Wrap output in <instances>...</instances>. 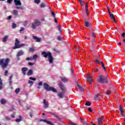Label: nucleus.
<instances>
[{
	"label": "nucleus",
	"mask_w": 125,
	"mask_h": 125,
	"mask_svg": "<svg viewBox=\"0 0 125 125\" xmlns=\"http://www.w3.org/2000/svg\"><path fill=\"white\" fill-rule=\"evenodd\" d=\"M97 81L100 83H108V79L104 77L103 75L100 76L98 78Z\"/></svg>",
	"instance_id": "20e7f679"
},
{
	"label": "nucleus",
	"mask_w": 125,
	"mask_h": 125,
	"mask_svg": "<svg viewBox=\"0 0 125 125\" xmlns=\"http://www.w3.org/2000/svg\"><path fill=\"white\" fill-rule=\"evenodd\" d=\"M57 40L58 41H62V38L60 36H58L57 37Z\"/></svg>",
	"instance_id": "3c124183"
},
{
	"label": "nucleus",
	"mask_w": 125,
	"mask_h": 125,
	"mask_svg": "<svg viewBox=\"0 0 125 125\" xmlns=\"http://www.w3.org/2000/svg\"><path fill=\"white\" fill-rule=\"evenodd\" d=\"M26 60L27 61H30V60H33V57H30L26 58Z\"/></svg>",
	"instance_id": "ea45409f"
},
{
	"label": "nucleus",
	"mask_w": 125,
	"mask_h": 125,
	"mask_svg": "<svg viewBox=\"0 0 125 125\" xmlns=\"http://www.w3.org/2000/svg\"><path fill=\"white\" fill-rule=\"evenodd\" d=\"M61 79L62 80V82L63 83H67L69 82V79H68V78L66 77H61Z\"/></svg>",
	"instance_id": "2eb2a0df"
},
{
	"label": "nucleus",
	"mask_w": 125,
	"mask_h": 125,
	"mask_svg": "<svg viewBox=\"0 0 125 125\" xmlns=\"http://www.w3.org/2000/svg\"><path fill=\"white\" fill-rule=\"evenodd\" d=\"M29 80H31V81H36L37 79L33 77H30Z\"/></svg>",
	"instance_id": "de8ad7c7"
},
{
	"label": "nucleus",
	"mask_w": 125,
	"mask_h": 125,
	"mask_svg": "<svg viewBox=\"0 0 125 125\" xmlns=\"http://www.w3.org/2000/svg\"><path fill=\"white\" fill-rule=\"evenodd\" d=\"M122 38H123V39H125V32L122 33Z\"/></svg>",
	"instance_id": "bf43d9fd"
},
{
	"label": "nucleus",
	"mask_w": 125,
	"mask_h": 125,
	"mask_svg": "<svg viewBox=\"0 0 125 125\" xmlns=\"http://www.w3.org/2000/svg\"><path fill=\"white\" fill-rule=\"evenodd\" d=\"M42 55H43V57L45 58H47L48 57V60L50 64H52V63H53V60H54V59L53 58V57H52V54L50 52H42Z\"/></svg>",
	"instance_id": "7ed1b4c3"
},
{
	"label": "nucleus",
	"mask_w": 125,
	"mask_h": 125,
	"mask_svg": "<svg viewBox=\"0 0 125 125\" xmlns=\"http://www.w3.org/2000/svg\"><path fill=\"white\" fill-rule=\"evenodd\" d=\"M33 69H29L28 70V72L27 73V75L31 76V75H33Z\"/></svg>",
	"instance_id": "5701e85b"
},
{
	"label": "nucleus",
	"mask_w": 125,
	"mask_h": 125,
	"mask_svg": "<svg viewBox=\"0 0 125 125\" xmlns=\"http://www.w3.org/2000/svg\"><path fill=\"white\" fill-rule=\"evenodd\" d=\"M37 49H36V47H32L29 48V52L33 53L34 52V51H36Z\"/></svg>",
	"instance_id": "f3484780"
},
{
	"label": "nucleus",
	"mask_w": 125,
	"mask_h": 125,
	"mask_svg": "<svg viewBox=\"0 0 125 125\" xmlns=\"http://www.w3.org/2000/svg\"><path fill=\"white\" fill-rule=\"evenodd\" d=\"M24 30H25V28L24 27H21V29L20 30V33H21V32L24 31Z\"/></svg>",
	"instance_id": "603ef678"
},
{
	"label": "nucleus",
	"mask_w": 125,
	"mask_h": 125,
	"mask_svg": "<svg viewBox=\"0 0 125 125\" xmlns=\"http://www.w3.org/2000/svg\"><path fill=\"white\" fill-rule=\"evenodd\" d=\"M11 118H13V119H14V118H15V115H14V114H12L11 115Z\"/></svg>",
	"instance_id": "338daca9"
},
{
	"label": "nucleus",
	"mask_w": 125,
	"mask_h": 125,
	"mask_svg": "<svg viewBox=\"0 0 125 125\" xmlns=\"http://www.w3.org/2000/svg\"><path fill=\"white\" fill-rule=\"evenodd\" d=\"M43 85H44V89L47 90V91H49V90L50 89V87H49V85H48V84L46 83H44Z\"/></svg>",
	"instance_id": "1a4fd4ad"
},
{
	"label": "nucleus",
	"mask_w": 125,
	"mask_h": 125,
	"mask_svg": "<svg viewBox=\"0 0 125 125\" xmlns=\"http://www.w3.org/2000/svg\"><path fill=\"white\" fill-rule=\"evenodd\" d=\"M111 93H112V91L110 90H107L105 92V94H107V95H110V94H111Z\"/></svg>",
	"instance_id": "7c9ffc66"
},
{
	"label": "nucleus",
	"mask_w": 125,
	"mask_h": 125,
	"mask_svg": "<svg viewBox=\"0 0 125 125\" xmlns=\"http://www.w3.org/2000/svg\"><path fill=\"white\" fill-rule=\"evenodd\" d=\"M0 103L2 105H5L6 103H7V101L5 99H1L0 100Z\"/></svg>",
	"instance_id": "4468645a"
},
{
	"label": "nucleus",
	"mask_w": 125,
	"mask_h": 125,
	"mask_svg": "<svg viewBox=\"0 0 125 125\" xmlns=\"http://www.w3.org/2000/svg\"><path fill=\"white\" fill-rule=\"evenodd\" d=\"M88 110L89 112H92V110L91 109V107H89V108H88Z\"/></svg>",
	"instance_id": "0e129e2a"
},
{
	"label": "nucleus",
	"mask_w": 125,
	"mask_h": 125,
	"mask_svg": "<svg viewBox=\"0 0 125 125\" xmlns=\"http://www.w3.org/2000/svg\"><path fill=\"white\" fill-rule=\"evenodd\" d=\"M20 43V41L18 40V39L16 38L15 39V47L14 48V49H16L17 48H21L22 46H24L25 45V44H21Z\"/></svg>",
	"instance_id": "39448f33"
},
{
	"label": "nucleus",
	"mask_w": 125,
	"mask_h": 125,
	"mask_svg": "<svg viewBox=\"0 0 125 125\" xmlns=\"http://www.w3.org/2000/svg\"><path fill=\"white\" fill-rule=\"evenodd\" d=\"M7 74H8V71L6 70V71H5V72H4V76H5L6 77H7V76H8Z\"/></svg>",
	"instance_id": "49530a36"
},
{
	"label": "nucleus",
	"mask_w": 125,
	"mask_h": 125,
	"mask_svg": "<svg viewBox=\"0 0 125 125\" xmlns=\"http://www.w3.org/2000/svg\"><path fill=\"white\" fill-rule=\"evenodd\" d=\"M40 7H45V4L44 3H42L40 5Z\"/></svg>",
	"instance_id": "09e8293b"
},
{
	"label": "nucleus",
	"mask_w": 125,
	"mask_h": 125,
	"mask_svg": "<svg viewBox=\"0 0 125 125\" xmlns=\"http://www.w3.org/2000/svg\"><path fill=\"white\" fill-rule=\"evenodd\" d=\"M14 110H15L14 106L12 105L11 108L9 109L8 111L9 112H13Z\"/></svg>",
	"instance_id": "72a5a7b5"
},
{
	"label": "nucleus",
	"mask_w": 125,
	"mask_h": 125,
	"mask_svg": "<svg viewBox=\"0 0 125 125\" xmlns=\"http://www.w3.org/2000/svg\"><path fill=\"white\" fill-rule=\"evenodd\" d=\"M101 63L102 64V67L103 68L104 71H106V67H105V64L103 63V62H101Z\"/></svg>",
	"instance_id": "c85d7f7f"
},
{
	"label": "nucleus",
	"mask_w": 125,
	"mask_h": 125,
	"mask_svg": "<svg viewBox=\"0 0 125 125\" xmlns=\"http://www.w3.org/2000/svg\"><path fill=\"white\" fill-rule=\"evenodd\" d=\"M17 27V24H16L15 23L13 22L12 23V29H15Z\"/></svg>",
	"instance_id": "473e14b6"
},
{
	"label": "nucleus",
	"mask_w": 125,
	"mask_h": 125,
	"mask_svg": "<svg viewBox=\"0 0 125 125\" xmlns=\"http://www.w3.org/2000/svg\"><path fill=\"white\" fill-rule=\"evenodd\" d=\"M27 70H28V68L27 67H22L21 68V72L23 76H25L26 75V72H27Z\"/></svg>",
	"instance_id": "ddd939ff"
},
{
	"label": "nucleus",
	"mask_w": 125,
	"mask_h": 125,
	"mask_svg": "<svg viewBox=\"0 0 125 125\" xmlns=\"http://www.w3.org/2000/svg\"><path fill=\"white\" fill-rule=\"evenodd\" d=\"M58 28L59 31H60V32H62V29H61L60 25H58Z\"/></svg>",
	"instance_id": "864d4df0"
},
{
	"label": "nucleus",
	"mask_w": 125,
	"mask_h": 125,
	"mask_svg": "<svg viewBox=\"0 0 125 125\" xmlns=\"http://www.w3.org/2000/svg\"><path fill=\"white\" fill-rule=\"evenodd\" d=\"M41 25V21L36 20L34 22L32 23L31 28L33 29H36L37 27H39V26Z\"/></svg>",
	"instance_id": "423d86ee"
},
{
	"label": "nucleus",
	"mask_w": 125,
	"mask_h": 125,
	"mask_svg": "<svg viewBox=\"0 0 125 125\" xmlns=\"http://www.w3.org/2000/svg\"><path fill=\"white\" fill-rule=\"evenodd\" d=\"M43 107L45 109L48 108V102L46 101V100L44 99L43 102Z\"/></svg>",
	"instance_id": "6e6552de"
},
{
	"label": "nucleus",
	"mask_w": 125,
	"mask_h": 125,
	"mask_svg": "<svg viewBox=\"0 0 125 125\" xmlns=\"http://www.w3.org/2000/svg\"><path fill=\"white\" fill-rule=\"evenodd\" d=\"M33 39L36 40V42H41L42 41V38H39L37 36H33Z\"/></svg>",
	"instance_id": "9d476101"
},
{
	"label": "nucleus",
	"mask_w": 125,
	"mask_h": 125,
	"mask_svg": "<svg viewBox=\"0 0 125 125\" xmlns=\"http://www.w3.org/2000/svg\"><path fill=\"white\" fill-rule=\"evenodd\" d=\"M77 86L78 87L80 91H82V92H83L84 91V89H83V88L82 87L80 84H78Z\"/></svg>",
	"instance_id": "4be33fe9"
},
{
	"label": "nucleus",
	"mask_w": 125,
	"mask_h": 125,
	"mask_svg": "<svg viewBox=\"0 0 125 125\" xmlns=\"http://www.w3.org/2000/svg\"><path fill=\"white\" fill-rule=\"evenodd\" d=\"M46 124H47V125H54V124L53 123H52V122H50V121H48L47 120Z\"/></svg>",
	"instance_id": "c9c22d12"
},
{
	"label": "nucleus",
	"mask_w": 125,
	"mask_h": 125,
	"mask_svg": "<svg viewBox=\"0 0 125 125\" xmlns=\"http://www.w3.org/2000/svg\"><path fill=\"white\" fill-rule=\"evenodd\" d=\"M28 64L29 65V66H33L34 65V63H33V62H29Z\"/></svg>",
	"instance_id": "69168bd1"
},
{
	"label": "nucleus",
	"mask_w": 125,
	"mask_h": 125,
	"mask_svg": "<svg viewBox=\"0 0 125 125\" xmlns=\"http://www.w3.org/2000/svg\"><path fill=\"white\" fill-rule=\"evenodd\" d=\"M14 2L15 5H19L20 6L22 5V3H21V1H20V0H14Z\"/></svg>",
	"instance_id": "f8f14e48"
},
{
	"label": "nucleus",
	"mask_w": 125,
	"mask_h": 125,
	"mask_svg": "<svg viewBox=\"0 0 125 125\" xmlns=\"http://www.w3.org/2000/svg\"><path fill=\"white\" fill-rule=\"evenodd\" d=\"M50 114H51V115H53V116H54V117H55V118H57V119H59V116H58V115L55 114V113L50 112Z\"/></svg>",
	"instance_id": "2f4dec72"
},
{
	"label": "nucleus",
	"mask_w": 125,
	"mask_h": 125,
	"mask_svg": "<svg viewBox=\"0 0 125 125\" xmlns=\"http://www.w3.org/2000/svg\"><path fill=\"white\" fill-rule=\"evenodd\" d=\"M38 85L39 86H42V82H40L38 83Z\"/></svg>",
	"instance_id": "5fc2aeb1"
},
{
	"label": "nucleus",
	"mask_w": 125,
	"mask_h": 125,
	"mask_svg": "<svg viewBox=\"0 0 125 125\" xmlns=\"http://www.w3.org/2000/svg\"><path fill=\"white\" fill-rule=\"evenodd\" d=\"M80 120L82 123V124H83V125H87V123H86V121H84L83 120V119H82L81 117H80Z\"/></svg>",
	"instance_id": "cd10ccee"
},
{
	"label": "nucleus",
	"mask_w": 125,
	"mask_h": 125,
	"mask_svg": "<svg viewBox=\"0 0 125 125\" xmlns=\"http://www.w3.org/2000/svg\"><path fill=\"white\" fill-rule=\"evenodd\" d=\"M92 36L93 37L94 39H95V33H94V32H92Z\"/></svg>",
	"instance_id": "13d9d810"
},
{
	"label": "nucleus",
	"mask_w": 125,
	"mask_h": 125,
	"mask_svg": "<svg viewBox=\"0 0 125 125\" xmlns=\"http://www.w3.org/2000/svg\"><path fill=\"white\" fill-rule=\"evenodd\" d=\"M19 118V119H17L15 120V122H16L17 123H20V122L22 121V117L21 116H20Z\"/></svg>",
	"instance_id": "a878e982"
},
{
	"label": "nucleus",
	"mask_w": 125,
	"mask_h": 125,
	"mask_svg": "<svg viewBox=\"0 0 125 125\" xmlns=\"http://www.w3.org/2000/svg\"><path fill=\"white\" fill-rule=\"evenodd\" d=\"M87 82L89 83L90 84L92 83V76H90V75H88L87 76Z\"/></svg>",
	"instance_id": "0eeeda50"
},
{
	"label": "nucleus",
	"mask_w": 125,
	"mask_h": 125,
	"mask_svg": "<svg viewBox=\"0 0 125 125\" xmlns=\"http://www.w3.org/2000/svg\"><path fill=\"white\" fill-rule=\"evenodd\" d=\"M10 62V59H0V66H1L2 69L4 70L5 68L8 67V64Z\"/></svg>",
	"instance_id": "f03ea898"
},
{
	"label": "nucleus",
	"mask_w": 125,
	"mask_h": 125,
	"mask_svg": "<svg viewBox=\"0 0 125 125\" xmlns=\"http://www.w3.org/2000/svg\"><path fill=\"white\" fill-rule=\"evenodd\" d=\"M15 92H16L17 94H18V93L20 92V88H16V90H15Z\"/></svg>",
	"instance_id": "f704fd0d"
},
{
	"label": "nucleus",
	"mask_w": 125,
	"mask_h": 125,
	"mask_svg": "<svg viewBox=\"0 0 125 125\" xmlns=\"http://www.w3.org/2000/svg\"><path fill=\"white\" fill-rule=\"evenodd\" d=\"M94 60H95V62H96V63H98V64H101L102 61H100V60L96 59H95Z\"/></svg>",
	"instance_id": "e433bc0d"
},
{
	"label": "nucleus",
	"mask_w": 125,
	"mask_h": 125,
	"mask_svg": "<svg viewBox=\"0 0 125 125\" xmlns=\"http://www.w3.org/2000/svg\"><path fill=\"white\" fill-rule=\"evenodd\" d=\"M52 15L53 16V17H55V13L53 11H51Z\"/></svg>",
	"instance_id": "8fccbe9b"
},
{
	"label": "nucleus",
	"mask_w": 125,
	"mask_h": 125,
	"mask_svg": "<svg viewBox=\"0 0 125 125\" xmlns=\"http://www.w3.org/2000/svg\"><path fill=\"white\" fill-rule=\"evenodd\" d=\"M13 14L15 15V16H17V15H18V11L17 10H14L13 11Z\"/></svg>",
	"instance_id": "bb28decb"
},
{
	"label": "nucleus",
	"mask_w": 125,
	"mask_h": 125,
	"mask_svg": "<svg viewBox=\"0 0 125 125\" xmlns=\"http://www.w3.org/2000/svg\"><path fill=\"white\" fill-rule=\"evenodd\" d=\"M119 110L121 112V115L122 116H125V114H124V107H122V105H120Z\"/></svg>",
	"instance_id": "dca6fc26"
},
{
	"label": "nucleus",
	"mask_w": 125,
	"mask_h": 125,
	"mask_svg": "<svg viewBox=\"0 0 125 125\" xmlns=\"http://www.w3.org/2000/svg\"><path fill=\"white\" fill-rule=\"evenodd\" d=\"M78 1H80V4H81L82 7H83V1L82 0H78Z\"/></svg>",
	"instance_id": "a18cd8bd"
},
{
	"label": "nucleus",
	"mask_w": 125,
	"mask_h": 125,
	"mask_svg": "<svg viewBox=\"0 0 125 125\" xmlns=\"http://www.w3.org/2000/svg\"><path fill=\"white\" fill-rule=\"evenodd\" d=\"M49 91H53V92H57V90L54 87H50Z\"/></svg>",
	"instance_id": "393cba45"
},
{
	"label": "nucleus",
	"mask_w": 125,
	"mask_h": 125,
	"mask_svg": "<svg viewBox=\"0 0 125 125\" xmlns=\"http://www.w3.org/2000/svg\"><path fill=\"white\" fill-rule=\"evenodd\" d=\"M47 121V120H44V119L40 120V122H43L44 123H46Z\"/></svg>",
	"instance_id": "6e6d98bb"
},
{
	"label": "nucleus",
	"mask_w": 125,
	"mask_h": 125,
	"mask_svg": "<svg viewBox=\"0 0 125 125\" xmlns=\"http://www.w3.org/2000/svg\"><path fill=\"white\" fill-rule=\"evenodd\" d=\"M103 121L104 120L103 119V116H101L98 119V124L99 125H100L103 123Z\"/></svg>",
	"instance_id": "9b49d317"
},
{
	"label": "nucleus",
	"mask_w": 125,
	"mask_h": 125,
	"mask_svg": "<svg viewBox=\"0 0 125 125\" xmlns=\"http://www.w3.org/2000/svg\"><path fill=\"white\" fill-rule=\"evenodd\" d=\"M32 58H33V60H37V58H38V55L35 54L33 55Z\"/></svg>",
	"instance_id": "58836bf2"
},
{
	"label": "nucleus",
	"mask_w": 125,
	"mask_h": 125,
	"mask_svg": "<svg viewBox=\"0 0 125 125\" xmlns=\"http://www.w3.org/2000/svg\"><path fill=\"white\" fill-rule=\"evenodd\" d=\"M13 0H7L8 3L11 4Z\"/></svg>",
	"instance_id": "052dcab7"
},
{
	"label": "nucleus",
	"mask_w": 125,
	"mask_h": 125,
	"mask_svg": "<svg viewBox=\"0 0 125 125\" xmlns=\"http://www.w3.org/2000/svg\"><path fill=\"white\" fill-rule=\"evenodd\" d=\"M11 18H12V16H9L7 18V20H10V19H11Z\"/></svg>",
	"instance_id": "e2e57ef3"
},
{
	"label": "nucleus",
	"mask_w": 125,
	"mask_h": 125,
	"mask_svg": "<svg viewBox=\"0 0 125 125\" xmlns=\"http://www.w3.org/2000/svg\"><path fill=\"white\" fill-rule=\"evenodd\" d=\"M13 76L11 75L9 79V85L11 86L12 85V78H13Z\"/></svg>",
	"instance_id": "aec40b11"
},
{
	"label": "nucleus",
	"mask_w": 125,
	"mask_h": 125,
	"mask_svg": "<svg viewBox=\"0 0 125 125\" xmlns=\"http://www.w3.org/2000/svg\"><path fill=\"white\" fill-rule=\"evenodd\" d=\"M85 105H86V106H91V104L89 102H87L85 104Z\"/></svg>",
	"instance_id": "79ce46f5"
},
{
	"label": "nucleus",
	"mask_w": 125,
	"mask_h": 125,
	"mask_svg": "<svg viewBox=\"0 0 125 125\" xmlns=\"http://www.w3.org/2000/svg\"><path fill=\"white\" fill-rule=\"evenodd\" d=\"M28 83H29V84H30V86H32V85L33 84H34V82L32 81H28Z\"/></svg>",
	"instance_id": "a19ab883"
},
{
	"label": "nucleus",
	"mask_w": 125,
	"mask_h": 125,
	"mask_svg": "<svg viewBox=\"0 0 125 125\" xmlns=\"http://www.w3.org/2000/svg\"><path fill=\"white\" fill-rule=\"evenodd\" d=\"M58 85L59 86L60 88H61L62 92H60L58 93V96L60 98H63L64 97V94L66 91H67V88L66 87H65V85H64V84L62 82H60L58 84Z\"/></svg>",
	"instance_id": "f257e3e1"
},
{
	"label": "nucleus",
	"mask_w": 125,
	"mask_h": 125,
	"mask_svg": "<svg viewBox=\"0 0 125 125\" xmlns=\"http://www.w3.org/2000/svg\"><path fill=\"white\" fill-rule=\"evenodd\" d=\"M109 16L111 20H113V19L115 18V16H114V14H110Z\"/></svg>",
	"instance_id": "4c0bfd02"
},
{
	"label": "nucleus",
	"mask_w": 125,
	"mask_h": 125,
	"mask_svg": "<svg viewBox=\"0 0 125 125\" xmlns=\"http://www.w3.org/2000/svg\"><path fill=\"white\" fill-rule=\"evenodd\" d=\"M99 70V69L97 68L95 69L94 70H93V72L94 73H97V72H98Z\"/></svg>",
	"instance_id": "37998d69"
},
{
	"label": "nucleus",
	"mask_w": 125,
	"mask_h": 125,
	"mask_svg": "<svg viewBox=\"0 0 125 125\" xmlns=\"http://www.w3.org/2000/svg\"><path fill=\"white\" fill-rule=\"evenodd\" d=\"M8 35H6V36H5V37L2 39L3 42H7V40H8Z\"/></svg>",
	"instance_id": "412c9836"
},
{
	"label": "nucleus",
	"mask_w": 125,
	"mask_h": 125,
	"mask_svg": "<svg viewBox=\"0 0 125 125\" xmlns=\"http://www.w3.org/2000/svg\"><path fill=\"white\" fill-rule=\"evenodd\" d=\"M23 25H24V26H27V25H28V21H25L24 22V23H23Z\"/></svg>",
	"instance_id": "4d7b16f0"
},
{
	"label": "nucleus",
	"mask_w": 125,
	"mask_h": 125,
	"mask_svg": "<svg viewBox=\"0 0 125 125\" xmlns=\"http://www.w3.org/2000/svg\"><path fill=\"white\" fill-rule=\"evenodd\" d=\"M85 10L87 16H88V15H89V13H88V6H87V4H86L85 6Z\"/></svg>",
	"instance_id": "6ab92c4d"
},
{
	"label": "nucleus",
	"mask_w": 125,
	"mask_h": 125,
	"mask_svg": "<svg viewBox=\"0 0 125 125\" xmlns=\"http://www.w3.org/2000/svg\"><path fill=\"white\" fill-rule=\"evenodd\" d=\"M112 20H113L114 22H115V23H117V21H116V19H115V18H113V19H112Z\"/></svg>",
	"instance_id": "774afa93"
},
{
	"label": "nucleus",
	"mask_w": 125,
	"mask_h": 125,
	"mask_svg": "<svg viewBox=\"0 0 125 125\" xmlns=\"http://www.w3.org/2000/svg\"><path fill=\"white\" fill-rule=\"evenodd\" d=\"M24 54V52L22 50H20L19 52H18V53L17 54V56H21Z\"/></svg>",
	"instance_id": "a211bd4d"
},
{
	"label": "nucleus",
	"mask_w": 125,
	"mask_h": 125,
	"mask_svg": "<svg viewBox=\"0 0 125 125\" xmlns=\"http://www.w3.org/2000/svg\"><path fill=\"white\" fill-rule=\"evenodd\" d=\"M16 8H17V9H22L21 7H19V6H16Z\"/></svg>",
	"instance_id": "680f3d73"
},
{
	"label": "nucleus",
	"mask_w": 125,
	"mask_h": 125,
	"mask_svg": "<svg viewBox=\"0 0 125 125\" xmlns=\"http://www.w3.org/2000/svg\"><path fill=\"white\" fill-rule=\"evenodd\" d=\"M101 98V94H99L95 97V100H99Z\"/></svg>",
	"instance_id": "b1692460"
},
{
	"label": "nucleus",
	"mask_w": 125,
	"mask_h": 125,
	"mask_svg": "<svg viewBox=\"0 0 125 125\" xmlns=\"http://www.w3.org/2000/svg\"><path fill=\"white\" fill-rule=\"evenodd\" d=\"M85 26L87 27H89L90 26V23L88 21H85Z\"/></svg>",
	"instance_id": "c756f323"
},
{
	"label": "nucleus",
	"mask_w": 125,
	"mask_h": 125,
	"mask_svg": "<svg viewBox=\"0 0 125 125\" xmlns=\"http://www.w3.org/2000/svg\"><path fill=\"white\" fill-rule=\"evenodd\" d=\"M34 1L35 2V3H40V2H41V0H34Z\"/></svg>",
	"instance_id": "c03bdc74"
}]
</instances>
